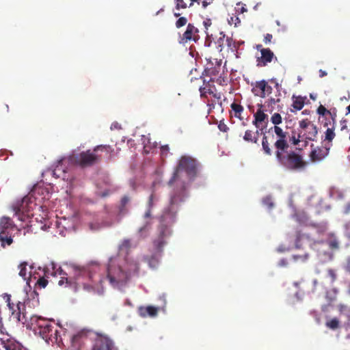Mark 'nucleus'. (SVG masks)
<instances>
[{"label":"nucleus","mask_w":350,"mask_h":350,"mask_svg":"<svg viewBox=\"0 0 350 350\" xmlns=\"http://www.w3.org/2000/svg\"><path fill=\"white\" fill-rule=\"evenodd\" d=\"M199 165L198 161L193 157L182 156L168 182V185L173 187V191L170 195L169 205L164 208L159 218V234L157 245L158 252H161L166 243L165 239L171 233L170 228L176 221L178 207L187 196V187L196 177Z\"/></svg>","instance_id":"nucleus-1"},{"label":"nucleus","mask_w":350,"mask_h":350,"mask_svg":"<svg viewBox=\"0 0 350 350\" xmlns=\"http://www.w3.org/2000/svg\"><path fill=\"white\" fill-rule=\"evenodd\" d=\"M288 148L283 150H275V155L277 161L283 167L288 170L300 172L306 169L308 162L300 154L295 151H288Z\"/></svg>","instance_id":"nucleus-2"},{"label":"nucleus","mask_w":350,"mask_h":350,"mask_svg":"<svg viewBox=\"0 0 350 350\" xmlns=\"http://www.w3.org/2000/svg\"><path fill=\"white\" fill-rule=\"evenodd\" d=\"M27 329L32 330L35 334H38L43 339H51L53 335L57 338V330L53 331L52 323L46 319L33 315L30 317Z\"/></svg>","instance_id":"nucleus-3"},{"label":"nucleus","mask_w":350,"mask_h":350,"mask_svg":"<svg viewBox=\"0 0 350 350\" xmlns=\"http://www.w3.org/2000/svg\"><path fill=\"white\" fill-rule=\"evenodd\" d=\"M97 152H94L88 150L82 151L80 153L72 154L68 158V162L72 165H79L81 167H91L100 162L101 156L96 154Z\"/></svg>","instance_id":"nucleus-4"},{"label":"nucleus","mask_w":350,"mask_h":350,"mask_svg":"<svg viewBox=\"0 0 350 350\" xmlns=\"http://www.w3.org/2000/svg\"><path fill=\"white\" fill-rule=\"evenodd\" d=\"M129 273L124 271L120 265L113 262L109 265L107 268V278L109 283L115 288H121L124 286L129 279Z\"/></svg>","instance_id":"nucleus-5"},{"label":"nucleus","mask_w":350,"mask_h":350,"mask_svg":"<svg viewBox=\"0 0 350 350\" xmlns=\"http://www.w3.org/2000/svg\"><path fill=\"white\" fill-rule=\"evenodd\" d=\"M7 306L10 313V321H13L14 323H22L27 327L29 323L25 312V305L21 301H18L16 304L11 302L10 297L7 299Z\"/></svg>","instance_id":"nucleus-6"},{"label":"nucleus","mask_w":350,"mask_h":350,"mask_svg":"<svg viewBox=\"0 0 350 350\" xmlns=\"http://www.w3.org/2000/svg\"><path fill=\"white\" fill-rule=\"evenodd\" d=\"M299 126L302 129L300 133L303 139L310 141L316 140L318 129L314 124L308 119H304L299 122Z\"/></svg>","instance_id":"nucleus-7"},{"label":"nucleus","mask_w":350,"mask_h":350,"mask_svg":"<svg viewBox=\"0 0 350 350\" xmlns=\"http://www.w3.org/2000/svg\"><path fill=\"white\" fill-rule=\"evenodd\" d=\"M200 40L199 30L192 23H188L186 30L179 35V43L186 44L189 42H197Z\"/></svg>","instance_id":"nucleus-8"},{"label":"nucleus","mask_w":350,"mask_h":350,"mask_svg":"<svg viewBox=\"0 0 350 350\" xmlns=\"http://www.w3.org/2000/svg\"><path fill=\"white\" fill-rule=\"evenodd\" d=\"M273 131L278 137L277 140L275 142L273 146L275 150H283L285 148H289V144L287 140V133L284 131L280 126H274L269 129V133Z\"/></svg>","instance_id":"nucleus-9"},{"label":"nucleus","mask_w":350,"mask_h":350,"mask_svg":"<svg viewBox=\"0 0 350 350\" xmlns=\"http://www.w3.org/2000/svg\"><path fill=\"white\" fill-rule=\"evenodd\" d=\"M271 86L269 85L265 80L256 81L252 88V92L261 98H265L272 92Z\"/></svg>","instance_id":"nucleus-10"},{"label":"nucleus","mask_w":350,"mask_h":350,"mask_svg":"<svg viewBox=\"0 0 350 350\" xmlns=\"http://www.w3.org/2000/svg\"><path fill=\"white\" fill-rule=\"evenodd\" d=\"M113 341L107 336L98 335L92 350H113Z\"/></svg>","instance_id":"nucleus-11"},{"label":"nucleus","mask_w":350,"mask_h":350,"mask_svg":"<svg viewBox=\"0 0 350 350\" xmlns=\"http://www.w3.org/2000/svg\"><path fill=\"white\" fill-rule=\"evenodd\" d=\"M329 147L327 146H317L313 148L310 152L309 157L312 162H318L324 159L329 154Z\"/></svg>","instance_id":"nucleus-12"},{"label":"nucleus","mask_w":350,"mask_h":350,"mask_svg":"<svg viewBox=\"0 0 350 350\" xmlns=\"http://www.w3.org/2000/svg\"><path fill=\"white\" fill-rule=\"evenodd\" d=\"M90 332L91 331L89 329H83L74 334L71 338L72 346L79 350L84 343V340L87 338Z\"/></svg>","instance_id":"nucleus-13"},{"label":"nucleus","mask_w":350,"mask_h":350,"mask_svg":"<svg viewBox=\"0 0 350 350\" xmlns=\"http://www.w3.org/2000/svg\"><path fill=\"white\" fill-rule=\"evenodd\" d=\"M274 57L273 53L269 49H261V57L257 59L258 66H265L272 62Z\"/></svg>","instance_id":"nucleus-14"},{"label":"nucleus","mask_w":350,"mask_h":350,"mask_svg":"<svg viewBox=\"0 0 350 350\" xmlns=\"http://www.w3.org/2000/svg\"><path fill=\"white\" fill-rule=\"evenodd\" d=\"M104 151L106 153V157L108 161L112 160L118 154V151L115 150L109 145H98L94 148V152Z\"/></svg>","instance_id":"nucleus-15"},{"label":"nucleus","mask_w":350,"mask_h":350,"mask_svg":"<svg viewBox=\"0 0 350 350\" xmlns=\"http://www.w3.org/2000/svg\"><path fill=\"white\" fill-rule=\"evenodd\" d=\"M15 226L12 219L8 217H3L0 219V232L10 233V230L14 228Z\"/></svg>","instance_id":"nucleus-16"},{"label":"nucleus","mask_w":350,"mask_h":350,"mask_svg":"<svg viewBox=\"0 0 350 350\" xmlns=\"http://www.w3.org/2000/svg\"><path fill=\"white\" fill-rule=\"evenodd\" d=\"M264 128L258 129L255 132L247 130L245 132L243 139L247 142L256 143L258 139L259 132L263 133Z\"/></svg>","instance_id":"nucleus-17"},{"label":"nucleus","mask_w":350,"mask_h":350,"mask_svg":"<svg viewBox=\"0 0 350 350\" xmlns=\"http://www.w3.org/2000/svg\"><path fill=\"white\" fill-rule=\"evenodd\" d=\"M254 116V120L253 121V124L255 125L257 129H260V124L268 120V116L260 108L257 110Z\"/></svg>","instance_id":"nucleus-18"},{"label":"nucleus","mask_w":350,"mask_h":350,"mask_svg":"<svg viewBox=\"0 0 350 350\" xmlns=\"http://www.w3.org/2000/svg\"><path fill=\"white\" fill-rule=\"evenodd\" d=\"M25 200H23L21 204L18 206H15L14 207V211L15 212V215L18 217V219L21 221H25L26 218L29 217V215L25 213V209L24 206Z\"/></svg>","instance_id":"nucleus-19"},{"label":"nucleus","mask_w":350,"mask_h":350,"mask_svg":"<svg viewBox=\"0 0 350 350\" xmlns=\"http://www.w3.org/2000/svg\"><path fill=\"white\" fill-rule=\"evenodd\" d=\"M58 273L60 275V280L58 281L59 286H63L64 284L66 286H71L72 280L67 277V273L64 271L60 267L57 269L55 274Z\"/></svg>","instance_id":"nucleus-20"},{"label":"nucleus","mask_w":350,"mask_h":350,"mask_svg":"<svg viewBox=\"0 0 350 350\" xmlns=\"http://www.w3.org/2000/svg\"><path fill=\"white\" fill-rule=\"evenodd\" d=\"M138 313L142 317H153V306H140L138 308Z\"/></svg>","instance_id":"nucleus-21"},{"label":"nucleus","mask_w":350,"mask_h":350,"mask_svg":"<svg viewBox=\"0 0 350 350\" xmlns=\"http://www.w3.org/2000/svg\"><path fill=\"white\" fill-rule=\"evenodd\" d=\"M0 241L1 245L5 247V245H10L13 243L10 233L0 232Z\"/></svg>","instance_id":"nucleus-22"},{"label":"nucleus","mask_w":350,"mask_h":350,"mask_svg":"<svg viewBox=\"0 0 350 350\" xmlns=\"http://www.w3.org/2000/svg\"><path fill=\"white\" fill-rule=\"evenodd\" d=\"M232 110L234 111V117L239 118V120H242L241 114L243 111V107L239 104L236 103H232L230 105Z\"/></svg>","instance_id":"nucleus-23"},{"label":"nucleus","mask_w":350,"mask_h":350,"mask_svg":"<svg viewBox=\"0 0 350 350\" xmlns=\"http://www.w3.org/2000/svg\"><path fill=\"white\" fill-rule=\"evenodd\" d=\"M221 68V62L217 63V66L215 67H211L208 68L207 67L206 68V72H208V74L211 76L210 81L213 82L214 79L213 77H215L219 74V70Z\"/></svg>","instance_id":"nucleus-24"},{"label":"nucleus","mask_w":350,"mask_h":350,"mask_svg":"<svg viewBox=\"0 0 350 350\" xmlns=\"http://www.w3.org/2000/svg\"><path fill=\"white\" fill-rule=\"evenodd\" d=\"M63 161H64V160H59L58 161V164L57 165V166L55 167V169H53L52 171H51V174L55 177V178H59L61 176V173L62 174H65V170H62V163Z\"/></svg>","instance_id":"nucleus-25"},{"label":"nucleus","mask_w":350,"mask_h":350,"mask_svg":"<svg viewBox=\"0 0 350 350\" xmlns=\"http://www.w3.org/2000/svg\"><path fill=\"white\" fill-rule=\"evenodd\" d=\"M214 88V85L210 84L209 82H208L206 84L204 85V86L200 88V92L201 96H206V94H213V89Z\"/></svg>","instance_id":"nucleus-26"},{"label":"nucleus","mask_w":350,"mask_h":350,"mask_svg":"<svg viewBox=\"0 0 350 350\" xmlns=\"http://www.w3.org/2000/svg\"><path fill=\"white\" fill-rule=\"evenodd\" d=\"M262 148L265 154L269 156L272 154V150L270 148L269 143L268 142V139L266 135H264L262 137Z\"/></svg>","instance_id":"nucleus-27"},{"label":"nucleus","mask_w":350,"mask_h":350,"mask_svg":"<svg viewBox=\"0 0 350 350\" xmlns=\"http://www.w3.org/2000/svg\"><path fill=\"white\" fill-rule=\"evenodd\" d=\"M158 301L160 302L159 304L154 306V317L157 315V312L160 310H164L165 306L166 305V299L164 296H160L158 298Z\"/></svg>","instance_id":"nucleus-28"},{"label":"nucleus","mask_w":350,"mask_h":350,"mask_svg":"<svg viewBox=\"0 0 350 350\" xmlns=\"http://www.w3.org/2000/svg\"><path fill=\"white\" fill-rule=\"evenodd\" d=\"M293 103L292 106L296 110H301L304 106V100L301 96L293 97Z\"/></svg>","instance_id":"nucleus-29"},{"label":"nucleus","mask_w":350,"mask_h":350,"mask_svg":"<svg viewBox=\"0 0 350 350\" xmlns=\"http://www.w3.org/2000/svg\"><path fill=\"white\" fill-rule=\"evenodd\" d=\"M335 136L336 135L334 133V126L333 125L332 128L327 129L325 133L324 141L327 142V143H330L334 139Z\"/></svg>","instance_id":"nucleus-30"},{"label":"nucleus","mask_w":350,"mask_h":350,"mask_svg":"<svg viewBox=\"0 0 350 350\" xmlns=\"http://www.w3.org/2000/svg\"><path fill=\"white\" fill-rule=\"evenodd\" d=\"M325 325L327 327L334 330L340 327V321L336 317H334L329 321H326Z\"/></svg>","instance_id":"nucleus-31"},{"label":"nucleus","mask_w":350,"mask_h":350,"mask_svg":"<svg viewBox=\"0 0 350 350\" xmlns=\"http://www.w3.org/2000/svg\"><path fill=\"white\" fill-rule=\"evenodd\" d=\"M27 264L26 262H23L20 264L18 267L20 269L19 275L21 276L24 280H27L29 278L27 270Z\"/></svg>","instance_id":"nucleus-32"},{"label":"nucleus","mask_w":350,"mask_h":350,"mask_svg":"<svg viewBox=\"0 0 350 350\" xmlns=\"http://www.w3.org/2000/svg\"><path fill=\"white\" fill-rule=\"evenodd\" d=\"M228 24L232 25H234V27H238L241 23V20L237 14H232L228 19Z\"/></svg>","instance_id":"nucleus-33"},{"label":"nucleus","mask_w":350,"mask_h":350,"mask_svg":"<svg viewBox=\"0 0 350 350\" xmlns=\"http://www.w3.org/2000/svg\"><path fill=\"white\" fill-rule=\"evenodd\" d=\"M317 113L327 119V114H331V110L327 109L323 105H321L317 109Z\"/></svg>","instance_id":"nucleus-34"},{"label":"nucleus","mask_w":350,"mask_h":350,"mask_svg":"<svg viewBox=\"0 0 350 350\" xmlns=\"http://www.w3.org/2000/svg\"><path fill=\"white\" fill-rule=\"evenodd\" d=\"M327 116H329L331 120L325 122L324 126H327L329 124H332V123L334 125L336 118V110L334 109L333 111H331V114H327Z\"/></svg>","instance_id":"nucleus-35"},{"label":"nucleus","mask_w":350,"mask_h":350,"mask_svg":"<svg viewBox=\"0 0 350 350\" xmlns=\"http://www.w3.org/2000/svg\"><path fill=\"white\" fill-rule=\"evenodd\" d=\"M271 122L275 124V126H278L280 123H282V116L278 113H275L272 115L271 118Z\"/></svg>","instance_id":"nucleus-36"},{"label":"nucleus","mask_w":350,"mask_h":350,"mask_svg":"<svg viewBox=\"0 0 350 350\" xmlns=\"http://www.w3.org/2000/svg\"><path fill=\"white\" fill-rule=\"evenodd\" d=\"M187 23V19L185 16L180 17L175 23V26L176 28L179 29L182 27H184Z\"/></svg>","instance_id":"nucleus-37"},{"label":"nucleus","mask_w":350,"mask_h":350,"mask_svg":"<svg viewBox=\"0 0 350 350\" xmlns=\"http://www.w3.org/2000/svg\"><path fill=\"white\" fill-rule=\"evenodd\" d=\"M262 203L269 209H271L274 206L272 198L269 196H267L265 198H263Z\"/></svg>","instance_id":"nucleus-38"},{"label":"nucleus","mask_w":350,"mask_h":350,"mask_svg":"<svg viewBox=\"0 0 350 350\" xmlns=\"http://www.w3.org/2000/svg\"><path fill=\"white\" fill-rule=\"evenodd\" d=\"M292 258L294 261L305 262L308 258V254L306 253L303 255H293Z\"/></svg>","instance_id":"nucleus-39"},{"label":"nucleus","mask_w":350,"mask_h":350,"mask_svg":"<svg viewBox=\"0 0 350 350\" xmlns=\"http://www.w3.org/2000/svg\"><path fill=\"white\" fill-rule=\"evenodd\" d=\"M328 245L331 250H338L339 248V243L336 239L329 240Z\"/></svg>","instance_id":"nucleus-40"},{"label":"nucleus","mask_w":350,"mask_h":350,"mask_svg":"<svg viewBox=\"0 0 350 350\" xmlns=\"http://www.w3.org/2000/svg\"><path fill=\"white\" fill-rule=\"evenodd\" d=\"M176 1V9H185L188 7L187 3L184 0H175Z\"/></svg>","instance_id":"nucleus-41"},{"label":"nucleus","mask_w":350,"mask_h":350,"mask_svg":"<svg viewBox=\"0 0 350 350\" xmlns=\"http://www.w3.org/2000/svg\"><path fill=\"white\" fill-rule=\"evenodd\" d=\"M131 247V240L126 239H124L120 245V250H129Z\"/></svg>","instance_id":"nucleus-42"},{"label":"nucleus","mask_w":350,"mask_h":350,"mask_svg":"<svg viewBox=\"0 0 350 350\" xmlns=\"http://www.w3.org/2000/svg\"><path fill=\"white\" fill-rule=\"evenodd\" d=\"M161 149V157L162 158V159H164L168 154L169 153V147L167 145H165V146H161L160 148Z\"/></svg>","instance_id":"nucleus-43"},{"label":"nucleus","mask_w":350,"mask_h":350,"mask_svg":"<svg viewBox=\"0 0 350 350\" xmlns=\"http://www.w3.org/2000/svg\"><path fill=\"white\" fill-rule=\"evenodd\" d=\"M301 138H302L301 137V133H299L298 134V136L297 137H296L295 135L292 136L291 137H290V142H291L292 144H293L294 146H297L299 144V143L301 141Z\"/></svg>","instance_id":"nucleus-44"},{"label":"nucleus","mask_w":350,"mask_h":350,"mask_svg":"<svg viewBox=\"0 0 350 350\" xmlns=\"http://www.w3.org/2000/svg\"><path fill=\"white\" fill-rule=\"evenodd\" d=\"M48 284V280L44 278H40L37 281L36 284L40 288H45Z\"/></svg>","instance_id":"nucleus-45"},{"label":"nucleus","mask_w":350,"mask_h":350,"mask_svg":"<svg viewBox=\"0 0 350 350\" xmlns=\"http://www.w3.org/2000/svg\"><path fill=\"white\" fill-rule=\"evenodd\" d=\"M153 146L150 144V142H148V144H144V152L146 154L152 152Z\"/></svg>","instance_id":"nucleus-46"},{"label":"nucleus","mask_w":350,"mask_h":350,"mask_svg":"<svg viewBox=\"0 0 350 350\" xmlns=\"http://www.w3.org/2000/svg\"><path fill=\"white\" fill-rule=\"evenodd\" d=\"M74 269L75 275L77 276L83 275L86 273V271L84 268L75 267Z\"/></svg>","instance_id":"nucleus-47"},{"label":"nucleus","mask_w":350,"mask_h":350,"mask_svg":"<svg viewBox=\"0 0 350 350\" xmlns=\"http://www.w3.org/2000/svg\"><path fill=\"white\" fill-rule=\"evenodd\" d=\"M338 309L340 314H345V312H346L348 308L346 305L340 304L338 306Z\"/></svg>","instance_id":"nucleus-48"},{"label":"nucleus","mask_w":350,"mask_h":350,"mask_svg":"<svg viewBox=\"0 0 350 350\" xmlns=\"http://www.w3.org/2000/svg\"><path fill=\"white\" fill-rule=\"evenodd\" d=\"M218 128L222 132H227L228 130V127L227 126V125L221 122H220V123L219 124Z\"/></svg>","instance_id":"nucleus-49"},{"label":"nucleus","mask_w":350,"mask_h":350,"mask_svg":"<svg viewBox=\"0 0 350 350\" xmlns=\"http://www.w3.org/2000/svg\"><path fill=\"white\" fill-rule=\"evenodd\" d=\"M328 275L332 278V282H334L336 280V273L334 270L333 269H329L328 270Z\"/></svg>","instance_id":"nucleus-50"},{"label":"nucleus","mask_w":350,"mask_h":350,"mask_svg":"<svg viewBox=\"0 0 350 350\" xmlns=\"http://www.w3.org/2000/svg\"><path fill=\"white\" fill-rule=\"evenodd\" d=\"M273 39V36L271 33H267L264 37V42L265 44H269L271 42V40Z\"/></svg>","instance_id":"nucleus-51"},{"label":"nucleus","mask_w":350,"mask_h":350,"mask_svg":"<svg viewBox=\"0 0 350 350\" xmlns=\"http://www.w3.org/2000/svg\"><path fill=\"white\" fill-rule=\"evenodd\" d=\"M345 270L350 274V257H348L344 267Z\"/></svg>","instance_id":"nucleus-52"},{"label":"nucleus","mask_w":350,"mask_h":350,"mask_svg":"<svg viewBox=\"0 0 350 350\" xmlns=\"http://www.w3.org/2000/svg\"><path fill=\"white\" fill-rule=\"evenodd\" d=\"M347 121L346 120H342L340 122V130H347Z\"/></svg>","instance_id":"nucleus-53"},{"label":"nucleus","mask_w":350,"mask_h":350,"mask_svg":"<svg viewBox=\"0 0 350 350\" xmlns=\"http://www.w3.org/2000/svg\"><path fill=\"white\" fill-rule=\"evenodd\" d=\"M129 200V199L127 196H124L121 200L122 205L125 206L128 203Z\"/></svg>","instance_id":"nucleus-54"},{"label":"nucleus","mask_w":350,"mask_h":350,"mask_svg":"<svg viewBox=\"0 0 350 350\" xmlns=\"http://www.w3.org/2000/svg\"><path fill=\"white\" fill-rule=\"evenodd\" d=\"M327 75V72L325 71V70H319V77H325L326 75Z\"/></svg>","instance_id":"nucleus-55"},{"label":"nucleus","mask_w":350,"mask_h":350,"mask_svg":"<svg viewBox=\"0 0 350 350\" xmlns=\"http://www.w3.org/2000/svg\"><path fill=\"white\" fill-rule=\"evenodd\" d=\"M151 216V210L150 208H149L146 212V213L144 214V217L145 218H149Z\"/></svg>","instance_id":"nucleus-56"},{"label":"nucleus","mask_w":350,"mask_h":350,"mask_svg":"<svg viewBox=\"0 0 350 350\" xmlns=\"http://www.w3.org/2000/svg\"><path fill=\"white\" fill-rule=\"evenodd\" d=\"M344 314L346 316L348 321H350V308H348Z\"/></svg>","instance_id":"nucleus-57"},{"label":"nucleus","mask_w":350,"mask_h":350,"mask_svg":"<svg viewBox=\"0 0 350 350\" xmlns=\"http://www.w3.org/2000/svg\"><path fill=\"white\" fill-rule=\"evenodd\" d=\"M299 240H300V235H297V239H296V241H295V246L297 248H299Z\"/></svg>","instance_id":"nucleus-58"},{"label":"nucleus","mask_w":350,"mask_h":350,"mask_svg":"<svg viewBox=\"0 0 350 350\" xmlns=\"http://www.w3.org/2000/svg\"><path fill=\"white\" fill-rule=\"evenodd\" d=\"M287 265V262L286 260L282 259L280 261V266H286Z\"/></svg>","instance_id":"nucleus-59"},{"label":"nucleus","mask_w":350,"mask_h":350,"mask_svg":"<svg viewBox=\"0 0 350 350\" xmlns=\"http://www.w3.org/2000/svg\"><path fill=\"white\" fill-rule=\"evenodd\" d=\"M350 212V203H348L346 206L345 213H349Z\"/></svg>","instance_id":"nucleus-60"},{"label":"nucleus","mask_w":350,"mask_h":350,"mask_svg":"<svg viewBox=\"0 0 350 350\" xmlns=\"http://www.w3.org/2000/svg\"><path fill=\"white\" fill-rule=\"evenodd\" d=\"M209 4H210V3H208L206 1H203L202 3V5L204 8H206L208 6V5H209Z\"/></svg>","instance_id":"nucleus-61"},{"label":"nucleus","mask_w":350,"mask_h":350,"mask_svg":"<svg viewBox=\"0 0 350 350\" xmlns=\"http://www.w3.org/2000/svg\"><path fill=\"white\" fill-rule=\"evenodd\" d=\"M204 25L205 27L207 29L208 26H210L211 25L210 20H208L207 21H204Z\"/></svg>","instance_id":"nucleus-62"},{"label":"nucleus","mask_w":350,"mask_h":350,"mask_svg":"<svg viewBox=\"0 0 350 350\" xmlns=\"http://www.w3.org/2000/svg\"><path fill=\"white\" fill-rule=\"evenodd\" d=\"M256 49L261 52V49H265L262 48V46L261 44H258V45H256Z\"/></svg>","instance_id":"nucleus-63"},{"label":"nucleus","mask_w":350,"mask_h":350,"mask_svg":"<svg viewBox=\"0 0 350 350\" xmlns=\"http://www.w3.org/2000/svg\"><path fill=\"white\" fill-rule=\"evenodd\" d=\"M194 2H198V3H199L198 0H190V3L188 7L192 6Z\"/></svg>","instance_id":"nucleus-64"}]
</instances>
